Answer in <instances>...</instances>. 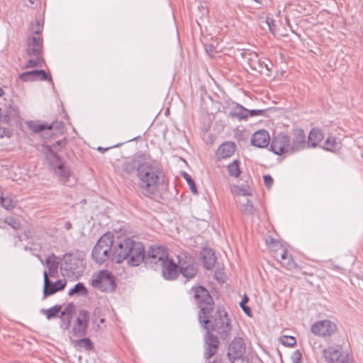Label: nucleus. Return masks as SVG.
Listing matches in <instances>:
<instances>
[{"label":"nucleus","instance_id":"412c9836","mask_svg":"<svg viewBox=\"0 0 363 363\" xmlns=\"http://www.w3.org/2000/svg\"><path fill=\"white\" fill-rule=\"evenodd\" d=\"M201 257L205 269L209 270L213 268L216 262V257L213 250L209 248H204L201 252Z\"/></svg>","mask_w":363,"mask_h":363},{"label":"nucleus","instance_id":"f257e3e1","mask_svg":"<svg viewBox=\"0 0 363 363\" xmlns=\"http://www.w3.org/2000/svg\"><path fill=\"white\" fill-rule=\"evenodd\" d=\"M146 265L160 264L162 274L166 280H174L179 273L187 280L192 279L198 272L194 257L182 251L177 255V262L169 257L167 249L162 246H151L146 254Z\"/></svg>","mask_w":363,"mask_h":363},{"label":"nucleus","instance_id":"393cba45","mask_svg":"<svg viewBox=\"0 0 363 363\" xmlns=\"http://www.w3.org/2000/svg\"><path fill=\"white\" fill-rule=\"evenodd\" d=\"M72 344L77 350L84 349L90 351L94 348V345L91 340L88 337H84L79 340H72Z\"/></svg>","mask_w":363,"mask_h":363},{"label":"nucleus","instance_id":"9d476101","mask_svg":"<svg viewBox=\"0 0 363 363\" xmlns=\"http://www.w3.org/2000/svg\"><path fill=\"white\" fill-rule=\"evenodd\" d=\"M84 267L83 259L65 255L63 258V263L61 265V270L66 272L68 277H77L84 271Z\"/></svg>","mask_w":363,"mask_h":363},{"label":"nucleus","instance_id":"dca6fc26","mask_svg":"<svg viewBox=\"0 0 363 363\" xmlns=\"http://www.w3.org/2000/svg\"><path fill=\"white\" fill-rule=\"evenodd\" d=\"M43 297L47 298L49 296H51L55 294L57 291H62L65 289L66 286V281L62 280H57L55 282L50 281L48 277V274L47 271H44L43 272Z\"/></svg>","mask_w":363,"mask_h":363},{"label":"nucleus","instance_id":"72a5a7b5","mask_svg":"<svg viewBox=\"0 0 363 363\" xmlns=\"http://www.w3.org/2000/svg\"><path fill=\"white\" fill-rule=\"evenodd\" d=\"M123 172L128 174H130L137 171V167H135V164L134 162H125L122 165Z\"/></svg>","mask_w":363,"mask_h":363},{"label":"nucleus","instance_id":"c03bdc74","mask_svg":"<svg viewBox=\"0 0 363 363\" xmlns=\"http://www.w3.org/2000/svg\"><path fill=\"white\" fill-rule=\"evenodd\" d=\"M264 183V185L270 188L272 185L273 184L274 180L273 178L269 174H266L263 176Z\"/></svg>","mask_w":363,"mask_h":363},{"label":"nucleus","instance_id":"49530a36","mask_svg":"<svg viewBox=\"0 0 363 363\" xmlns=\"http://www.w3.org/2000/svg\"><path fill=\"white\" fill-rule=\"evenodd\" d=\"M337 363H355L352 356L350 354H346V356L343 357V359H341L340 362Z\"/></svg>","mask_w":363,"mask_h":363},{"label":"nucleus","instance_id":"f3484780","mask_svg":"<svg viewBox=\"0 0 363 363\" xmlns=\"http://www.w3.org/2000/svg\"><path fill=\"white\" fill-rule=\"evenodd\" d=\"M204 339L206 345L204 356L206 359H209L217 352L219 347V340L217 336L207 330Z\"/></svg>","mask_w":363,"mask_h":363},{"label":"nucleus","instance_id":"6ab92c4d","mask_svg":"<svg viewBox=\"0 0 363 363\" xmlns=\"http://www.w3.org/2000/svg\"><path fill=\"white\" fill-rule=\"evenodd\" d=\"M306 147V135L301 129L296 130L290 140V153H294L304 149Z\"/></svg>","mask_w":363,"mask_h":363},{"label":"nucleus","instance_id":"cd10ccee","mask_svg":"<svg viewBox=\"0 0 363 363\" xmlns=\"http://www.w3.org/2000/svg\"><path fill=\"white\" fill-rule=\"evenodd\" d=\"M88 294V290L85 287L83 283L79 282L75 286L69 291L68 295L73 296H86Z\"/></svg>","mask_w":363,"mask_h":363},{"label":"nucleus","instance_id":"4d7b16f0","mask_svg":"<svg viewBox=\"0 0 363 363\" xmlns=\"http://www.w3.org/2000/svg\"><path fill=\"white\" fill-rule=\"evenodd\" d=\"M361 281L363 282V277L361 279Z\"/></svg>","mask_w":363,"mask_h":363},{"label":"nucleus","instance_id":"09e8293b","mask_svg":"<svg viewBox=\"0 0 363 363\" xmlns=\"http://www.w3.org/2000/svg\"><path fill=\"white\" fill-rule=\"evenodd\" d=\"M238 194L240 196H249V195H250V192L249 191V190L247 189H245V188L239 189Z\"/></svg>","mask_w":363,"mask_h":363},{"label":"nucleus","instance_id":"f8f14e48","mask_svg":"<svg viewBox=\"0 0 363 363\" xmlns=\"http://www.w3.org/2000/svg\"><path fill=\"white\" fill-rule=\"evenodd\" d=\"M270 150L277 155L290 152V137L283 133L274 137L270 145Z\"/></svg>","mask_w":363,"mask_h":363},{"label":"nucleus","instance_id":"c85d7f7f","mask_svg":"<svg viewBox=\"0 0 363 363\" xmlns=\"http://www.w3.org/2000/svg\"><path fill=\"white\" fill-rule=\"evenodd\" d=\"M239 164V160H235L227 166L228 174L230 177L237 178L240 176L241 172L240 169Z\"/></svg>","mask_w":363,"mask_h":363},{"label":"nucleus","instance_id":"79ce46f5","mask_svg":"<svg viewBox=\"0 0 363 363\" xmlns=\"http://www.w3.org/2000/svg\"><path fill=\"white\" fill-rule=\"evenodd\" d=\"M301 358L302 354L298 350H297L294 351L291 356V363H299Z\"/></svg>","mask_w":363,"mask_h":363},{"label":"nucleus","instance_id":"2eb2a0df","mask_svg":"<svg viewBox=\"0 0 363 363\" xmlns=\"http://www.w3.org/2000/svg\"><path fill=\"white\" fill-rule=\"evenodd\" d=\"M245 352V345L241 337H235L228 347L227 355L233 363L236 359L242 358Z\"/></svg>","mask_w":363,"mask_h":363},{"label":"nucleus","instance_id":"7ed1b4c3","mask_svg":"<svg viewBox=\"0 0 363 363\" xmlns=\"http://www.w3.org/2000/svg\"><path fill=\"white\" fill-rule=\"evenodd\" d=\"M111 260L118 264L126 261L128 265L136 267L146 262V255L142 242L127 238L118 240L113 249Z\"/></svg>","mask_w":363,"mask_h":363},{"label":"nucleus","instance_id":"2f4dec72","mask_svg":"<svg viewBox=\"0 0 363 363\" xmlns=\"http://www.w3.org/2000/svg\"><path fill=\"white\" fill-rule=\"evenodd\" d=\"M31 57H35V58L29 60L25 65V68L43 66V60L40 57V55H32Z\"/></svg>","mask_w":363,"mask_h":363},{"label":"nucleus","instance_id":"e433bc0d","mask_svg":"<svg viewBox=\"0 0 363 363\" xmlns=\"http://www.w3.org/2000/svg\"><path fill=\"white\" fill-rule=\"evenodd\" d=\"M280 342L282 345L288 346V347H293L296 345V338L293 336H281L280 337Z\"/></svg>","mask_w":363,"mask_h":363},{"label":"nucleus","instance_id":"9b49d317","mask_svg":"<svg viewBox=\"0 0 363 363\" xmlns=\"http://www.w3.org/2000/svg\"><path fill=\"white\" fill-rule=\"evenodd\" d=\"M89 320V313L86 311H80L76 323L70 332L69 338L71 340H72L73 337H81L86 334Z\"/></svg>","mask_w":363,"mask_h":363},{"label":"nucleus","instance_id":"603ef678","mask_svg":"<svg viewBox=\"0 0 363 363\" xmlns=\"http://www.w3.org/2000/svg\"><path fill=\"white\" fill-rule=\"evenodd\" d=\"M4 95V91L0 87V97Z\"/></svg>","mask_w":363,"mask_h":363},{"label":"nucleus","instance_id":"a211bd4d","mask_svg":"<svg viewBox=\"0 0 363 363\" xmlns=\"http://www.w3.org/2000/svg\"><path fill=\"white\" fill-rule=\"evenodd\" d=\"M270 142V136L266 130L256 131L251 137V144L259 148L267 147Z\"/></svg>","mask_w":363,"mask_h":363},{"label":"nucleus","instance_id":"473e14b6","mask_svg":"<svg viewBox=\"0 0 363 363\" xmlns=\"http://www.w3.org/2000/svg\"><path fill=\"white\" fill-rule=\"evenodd\" d=\"M35 70L23 72L19 75V79L23 82L35 81L37 79V76L35 74H33Z\"/></svg>","mask_w":363,"mask_h":363},{"label":"nucleus","instance_id":"7c9ffc66","mask_svg":"<svg viewBox=\"0 0 363 363\" xmlns=\"http://www.w3.org/2000/svg\"><path fill=\"white\" fill-rule=\"evenodd\" d=\"M242 212L247 216H254L255 213V208L252 202H250L248 199L246 200L245 203H242Z\"/></svg>","mask_w":363,"mask_h":363},{"label":"nucleus","instance_id":"f03ea898","mask_svg":"<svg viewBox=\"0 0 363 363\" xmlns=\"http://www.w3.org/2000/svg\"><path fill=\"white\" fill-rule=\"evenodd\" d=\"M138 187L140 192L147 197L155 195L163 183L164 173L160 162L145 161L137 167Z\"/></svg>","mask_w":363,"mask_h":363},{"label":"nucleus","instance_id":"8fccbe9b","mask_svg":"<svg viewBox=\"0 0 363 363\" xmlns=\"http://www.w3.org/2000/svg\"><path fill=\"white\" fill-rule=\"evenodd\" d=\"M9 114H6V115H4L3 116V113H2V110L1 108H0V120L1 119H3L4 121H8L9 120Z\"/></svg>","mask_w":363,"mask_h":363},{"label":"nucleus","instance_id":"864d4df0","mask_svg":"<svg viewBox=\"0 0 363 363\" xmlns=\"http://www.w3.org/2000/svg\"><path fill=\"white\" fill-rule=\"evenodd\" d=\"M66 228L67 229H69L71 228V224L69 223H67Z\"/></svg>","mask_w":363,"mask_h":363},{"label":"nucleus","instance_id":"4468645a","mask_svg":"<svg viewBox=\"0 0 363 363\" xmlns=\"http://www.w3.org/2000/svg\"><path fill=\"white\" fill-rule=\"evenodd\" d=\"M322 354L326 363H337L349 353L345 352L340 345H333L323 349Z\"/></svg>","mask_w":363,"mask_h":363},{"label":"nucleus","instance_id":"f704fd0d","mask_svg":"<svg viewBox=\"0 0 363 363\" xmlns=\"http://www.w3.org/2000/svg\"><path fill=\"white\" fill-rule=\"evenodd\" d=\"M275 257L282 264L283 262H285V260L288 259V252L281 246L280 249L276 251Z\"/></svg>","mask_w":363,"mask_h":363},{"label":"nucleus","instance_id":"a18cd8bd","mask_svg":"<svg viewBox=\"0 0 363 363\" xmlns=\"http://www.w3.org/2000/svg\"><path fill=\"white\" fill-rule=\"evenodd\" d=\"M249 117H252L255 116H261L263 115L264 110L262 109H252L248 110Z\"/></svg>","mask_w":363,"mask_h":363},{"label":"nucleus","instance_id":"a19ab883","mask_svg":"<svg viewBox=\"0 0 363 363\" xmlns=\"http://www.w3.org/2000/svg\"><path fill=\"white\" fill-rule=\"evenodd\" d=\"M282 266L288 269H292L296 267V264L294 262L291 256H289L288 259L282 262Z\"/></svg>","mask_w":363,"mask_h":363},{"label":"nucleus","instance_id":"c756f323","mask_svg":"<svg viewBox=\"0 0 363 363\" xmlns=\"http://www.w3.org/2000/svg\"><path fill=\"white\" fill-rule=\"evenodd\" d=\"M61 306H54L48 309H41L40 312L46 315L48 319L56 317L61 311Z\"/></svg>","mask_w":363,"mask_h":363},{"label":"nucleus","instance_id":"423d86ee","mask_svg":"<svg viewBox=\"0 0 363 363\" xmlns=\"http://www.w3.org/2000/svg\"><path fill=\"white\" fill-rule=\"evenodd\" d=\"M67 141L64 138L56 142L52 147L48 148L49 154L47 155L50 165L53 169L55 174L63 184H68L70 177V171L64 164L61 157H60L55 150H57L58 147H61L66 145Z\"/></svg>","mask_w":363,"mask_h":363},{"label":"nucleus","instance_id":"4be33fe9","mask_svg":"<svg viewBox=\"0 0 363 363\" xmlns=\"http://www.w3.org/2000/svg\"><path fill=\"white\" fill-rule=\"evenodd\" d=\"M60 259L54 254L48 256L45 260L46 267L48 268V277H55L57 274Z\"/></svg>","mask_w":363,"mask_h":363},{"label":"nucleus","instance_id":"37998d69","mask_svg":"<svg viewBox=\"0 0 363 363\" xmlns=\"http://www.w3.org/2000/svg\"><path fill=\"white\" fill-rule=\"evenodd\" d=\"M32 129H33V132H35V133H40L46 129H51V126L47 125L45 124H38V125H35Z\"/></svg>","mask_w":363,"mask_h":363},{"label":"nucleus","instance_id":"aec40b11","mask_svg":"<svg viewBox=\"0 0 363 363\" xmlns=\"http://www.w3.org/2000/svg\"><path fill=\"white\" fill-rule=\"evenodd\" d=\"M236 150V145L233 142H225L219 145L216 155L219 160L230 158Z\"/></svg>","mask_w":363,"mask_h":363},{"label":"nucleus","instance_id":"c9c22d12","mask_svg":"<svg viewBox=\"0 0 363 363\" xmlns=\"http://www.w3.org/2000/svg\"><path fill=\"white\" fill-rule=\"evenodd\" d=\"M182 176L187 182V184L189 186V188L192 193L196 194L197 193V189L195 184V182L194 179L191 178V177L186 172H184L182 173Z\"/></svg>","mask_w":363,"mask_h":363},{"label":"nucleus","instance_id":"b1692460","mask_svg":"<svg viewBox=\"0 0 363 363\" xmlns=\"http://www.w3.org/2000/svg\"><path fill=\"white\" fill-rule=\"evenodd\" d=\"M229 116L240 121L247 120L249 118L248 109L242 106L237 104L230 112Z\"/></svg>","mask_w":363,"mask_h":363},{"label":"nucleus","instance_id":"bb28decb","mask_svg":"<svg viewBox=\"0 0 363 363\" xmlns=\"http://www.w3.org/2000/svg\"><path fill=\"white\" fill-rule=\"evenodd\" d=\"M323 149L330 152H335L340 149L341 144L335 138L329 137L324 143Z\"/></svg>","mask_w":363,"mask_h":363},{"label":"nucleus","instance_id":"5701e85b","mask_svg":"<svg viewBox=\"0 0 363 363\" xmlns=\"http://www.w3.org/2000/svg\"><path fill=\"white\" fill-rule=\"evenodd\" d=\"M324 138L323 134L318 128H313L308 135V147H315L318 143Z\"/></svg>","mask_w":363,"mask_h":363},{"label":"nucleus","instance_id":"20e7f679","mask_svg":"<svg viewBox=\"0 0 363 363\" xmlns=\"http://www.w3.org/2000/svg\"><path fill=\"white\" fill-rule=\"evenodd\" d=\"M191 291L194 294L195 303L200 308L198 315L200 323H203L205 327L208 326L209 317L213 311L214 302L208 291L202 286H193Z\"/></svg>","mask_w":363,"mask_h":363},{"label":"nucleus","instance_id":"4c0bfd02","mask_svg":"<svg viewBox=\"0 0 363 363\" xmlns=\"http://www.w3.org/2000/svg\"><path fill=\"white\" fill-rule=\"evenodd\" d=\"M33 74H35L37 76V79H40L41 81H51L52 78L50 77L45 70L43 69H38L35 70Z\"/></svg>","mask_w":363,"mask_h":363},{"label":"nucleus","instance_id":"de8ad7c7","mask_svg":"<svg viewBox=\"0 0 363 363\" xmlns=\"http://www.w3.org/2000/svg\"><path fill=\"white\" fill-rule=\"evenodd\" d=\"M67 316V318L68 320L67 325L66 328H68L69 326L70 319L72 318V314L70 312L68 311V308H67L64 311L62 312L61 316Z\"/></svg>","mask_w":363,"mask_h":363},{"label":"nucleus","instance_id":"1a4fd4ad","mask_svg":"<svg viewBox=\"0 0 363 363\" xmlns=\"http://www.w3.org/2000/svg\"><path fill=\"white\" fill-rule=\"evenodd\" d=\"M35 26L37 27L35 30L32 28L35 35L28 39L26 49V53L28 56L40 55L43 52V38L40 36L43 26L39 21H37Z\"/></svg>","mask_w":363,"mask_h":363},{"label":"nucleus","instance_id":"3c124183","mask_svg":"<svg viewBox=\"0 0 363 363\" xmlns=\"http://www.w3.org/2000/svg\"><path fill=\"white\" fill-rule=\"evenodd\" d=\"M108 149H110V147L104 148V147H99L97 148V150L103 153L105 151L108 150Z\"/></svg>","mask_w":363,"mask_h":363},{"label":"nucleus","instance_id":"58836bf2","mask_svg":"<svg viewBox=\"0 0 363 363\" xmlns=\"http://www.w3.org/2000/svg\"><path fill=\"white\" fill-rule=\"evenodd\" d=\"M4 222L15 230L18 229L21 225L19 221H18L13 217H11V216L6 217L4 220Z\"/></svg>","mask_w":363,"mask_h":363},{"label":"nucleus","instance_id":"6e6552de","mask_svg":"<svg viewBox=\"0 0 363 363\" xmlns=\"http://www.w3.org/2000/svg\"><path fill=\"white\" fill-rule=\"evenodd\" d=\"M91 285L94 288L103 292L115 291L116 284L113 274L108 270H101L92 275Z\"/></svg>","mask_w":363,"mask_h":363},{"label":"nucleus","instance_id":"0eeeda50","mask_svg":"<svg viewBox=\"0 0 363 363\" xmlns=\"http://www.w3.org/2000/svg\"><path fill=\"white\" fill-rule=\"evenodd\" d=\"M113 242V236L111 234L102 235L93 247L91 252L93 259L100 264L104 263L108 259H111Z\"/></svg>","mask_w":363,"mask_h":363},{"label":"nucleus","instance_id":"6e6d98bb","mask_svg":"<svg viewBox=\"0 0 363 363\" xmlns=\"http://www.w3.org/2000/svg\"><path fill=\"white\" fill-rule=\"evenodd\" d=\"M256 2H259V0H254Z\"/></svg>","mask_w":363,"mask_h":363},{"label":"nucleus","instance_id":"5fc2aeb1","mask_svg":"<svg viewBox=\"0 0 363 363\" xmlns=\"http://www.w3.org/2000/svg\"><path fill=\"white\" fill-rule=\"evenodd\" d=\"M25 250H28V247H25Z\"/></svg>","mask_w":363,"mask_h":363},{"label":"nucleus","instance_id":"a878e982","mask_svg":"<svg viewBox=\"0 0 363 363\" xmlns=\"http://www.w3.org/2000/svg\"><path fill=\"white\" fill-rule=\"evenodd\" d=\"M0 203L4 208L11 210L14 208L16 206L17 200L15 196L12 195H6L4 196L0 194Z\"/></svg>","mask_w":363,"mask_h":363},{"label":"nucleus","instance_id":"39448f33","mask_svg":"<svg viewBox=\"0 0 363 363\" xmlns=\"http://www.w3.org/2000/svg\"><path fill=\"white\" fill-rule=\"evenodd\" d=\"M203 328L207 331L216 332L220 337L225 340L230 335L232 327L230 320L228 317V313L224 309L218 308L214 315L209 317V322L208 326L206 328L203 323H201Z\"/></svg>","mask_w":363,"mask_h":363},{"label":"nucleus","instance_id":"ea45409f","mask_svg":"<svg viewBox=\"0 0 363 363\" xmlns=\"http://www.w3.org/2000/svg\"><path fill=\"white\" fill-rule=\"evenodd\" d=\"M248 301V298L246 295H244V298L242 301L240 303V306L244 313L249 317L251 316V309L250 307L246 306V303Z\"/></svg>","mask_w":363,"mask_h":363},{"label":"nucleus","instance_id":"ddd939ff","mask_svg":"<svg viewBox=\"0 0 363 363\" xmlns=\"http://www.w3.org/2000/svg\"><path fill=\"white\" fill-rule=\"evenodd\" d=\"M337 325L329 320H320L311 326V332L319 337H330L335 333Z\"/></svg>","mask_w":363,"mask_h":363}]
</instances>
